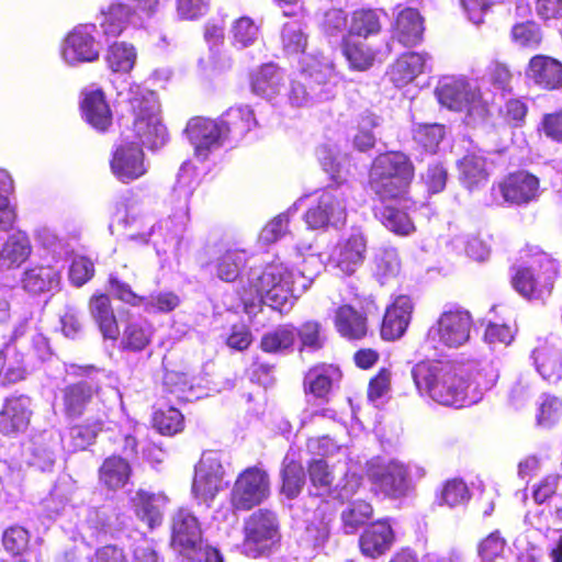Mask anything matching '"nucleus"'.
Wrapping results in <instances>:
<instances>
[{
    "mask_svg": "<svg viewBox=\"0 0 562 562\" xmlns=\"http://www.w3.org/2000/svg\"><path fill=\"white\" fill-rule=\"evenodd\" d=\"M321 27L326 36L338 41L341 38L344 42L347 31V13L341 9H330L325 12Z\"/></svg>",
    "mask_w": 562,
    "mask_h": 562,
    "instance_id": "59",
    "label": "nucleus"
},
{
    "mask_svg": "<svg viewBox=\"0 0 562 562\" xmlns=\"http://www.w3.org/2000/svg\"><path fill=\"white\" fill-rule=\"evenodd\" d=\"M497 190L504 202L516 205L528 204L540 194L538 178L526 171L508 175Z\"/></svg>",
    "mask_w": 562,
    "mask_h": 562,
    "instance_id": "21",
    "label": "nucleus"
},
{
    "mask_svg": "<svg viewBox=\"0 0 562 562\" xmlns=\"http://www.w3.org/2000/svg\"><path fill=\"white\" fill-rule=\"evenodd\" d=\"M224 474L222 453L215 450L204 451L194 467L191 487L194 498L210 505L223 488Z\"/></svg>",
    "mask_w": 562,
    "mask_h": 562,
    "instance_id": "13",
    "label": "nucleus"
},
{
    "mask_svg": "<svg viewBox=\"0 0 562 562\" xmlns=\"http://www.w3.org/2000/svg\"><path fill=\"white\" fill-rule=\"evenodd\" d=\"M469 490L462 480L448 481L441 491L440 499L442 504L454 507L463 504L469 499Z\"/></svg>",
    "mask_w": 562,
    "mask_h": 562,
    "instance_id": "63",
    "label": "nucleus"
},
{
    "mask_svg": "<svg viewBox=\"0 0 562 562\" xmlns=\"http://www.w3.org/2000/svg\"><path fill=\"white\" fill-rule=\"evenodd\" d=\"M284 87V74L274 64L262 65L251 75V90L255 94L272 101Z\"/></svg>",
    "mask_w": 562,
    "mask_h": 562,
    "instance_id": "33",
    "label": "nucleus"
},
{
    "mask_svg": "<svg viewBox=\"0 0 562 562\" xmlns=\"http://www.w3.org/2000/svg\"><path fill=\"white\" fill-rule=\"evenodd\" d=\"M372 506L364 501L351 503L341 512L342 530L346 535H353L372 516Z\"/></svg>",
    "mask_w": 562,
    "mask_h": 562,
    "instance_id": "51",
    "label": "nucleus"
},
{
    "mask_svg": "<svg viewBox=\"0 0 562 562\" xmlns=\"http://www.w3.org/2000/svg\"><path fill=\"white\" fill-rule=\"evenodd\" d=\"M512 41L519 47L537 48L542 40L541 30L533 21L517 22L510 32Z\"/></svg>",
    "mask_w": 562,
    "mask_h": 562,
    "instance_id": "54",
    "label": "nucleus"
},
{
    "mask_svg": "<svg viewBox=\"0 0 562 562\" xmlns=\"http://www.w3.org/2000/svg\"><path fill=\"white\" fill-rule=\"evenodd\" d=\"M223 140H240L246 137H258V122L252 109L247 105L229 108L220 117Z\"/></svg>",
    "mask_w": 562,
    "mask_h": 562,
    "instance_id": "23",
    "label": "nucleus"
},
{
    "mask_svg": "<svg viewBox=\"0 0 562 562\" xmlns=\"http://www.w3.org/2000/svg\"><path fill=\"white\" fill-rule=\"evenodd\" d=\"M247 260L248 256L245 250L227 249L215 261L216 276L225 282H232L239 276Z\"/></svg>",
    "mask_w": 562,
    "mask_h": 562,
    "instance_id": "48",
    "label": "nucleus"
},
{
    "mask_svg": "<svg viewBox=\"0 0 562 562\" xmlns=\"http://www.w3.org/2000/svg\"><path fill=\"white\" fill-rule=\"evenodd\" d=\"M32 414V401L29 396L16 395L5 398L0 411V432L10 437L24 432Z\"/></svg>",
    "mask_w": 562,
    "mask_h": 562,
    "instance_id": "20",
    "label": "nucleus"
},
{
    "mask_svg": "<svg viewBox=\"0 0 562 562\" xmlns=\"http://www.w3.org/2000/svg\"><path fill=\"white\" fill-rule=\"evenodd\" d=\"M367 252V238L358 229L342 237L333 248L328 267L342 276L353 274L363 263Z\"/></svg>",
    "mask_w": 562,
    "mask_h": 562,
    "instance_id": "17",
    "label": "nucleus"
},
{
    "mask_svg": "<svg viewBox=\"0 0 562 562\" xmlns=\"http://www.w3.org/2000/svg\"><path fill=\"white\" fill-rule=\"evenodd\" d=\"M296 339V328L286 324L266 333L260 341L262 351L268 353H282L290 350Z\"/></svg>",
    "mask_w": 562,
    "mask_h": 562,
    "instance_id": "45",
    "label": "nucleus"
},
{
    "mask_svg": "<svg viewBox=\"0 0 562 562\" xmlns=\"http://www.w3.org/2000/svg\"><path fill=\"white\" fill-rule=\"evenodd\" d=\"M154 426L162 435H173L182 429L183 416L173 407L158 411L154 415Z\"/></svg>",
    "mask_w": 562,
    "mask_h": 562,
    "instance_id": "61",
    "label": "nucleus"
},
{
    "mask_svg": "<svg viewBox=\"0 0 562 562\" xmlns=\"http://www.w3.org/2000/svg\"><path fill=\"white\" fill-rule=\"evenodd\" d=\"M381 29L378 14L373 10H358L353 12L349 29V36L368 37L379 33Z\"/></svg>",
    "mask_w": 562,
    "mask_h": 562,
    "instance_id": "55",
    "label": "nucleus"
},
{
    "mask_svg": "<svg viewBox=\"0 0 562 562\" xmlns=\"http://www.w3.org/2000/svg\"><path fill=\"white\" fill-rule=\"evenodd\" d=\"M132 10L130 5L113 3L106 10L101 11L100 26L104 36L116 37L127 26Z\"/></svg>",
    "mask_w": 562,
    "mask_h": 562,
    "instance_id": "42",
    "label": "nucleus"
},
{
    "mask_svg": "<svg viewBox=\"0 0 562 562\" xmlns=\"http://www.w3.org/2000/svg\"><path fill=\"white\" fill-rule=\"evenodd\" d=\"M526 77L539 88L558 89L562 86V64L550 56L536 55L529 60Z\"/></svg>",
    "mask_w": 562,
    "mask_h": 562,
    "instance_id": "29",
    "label": "nucleus"
},
{
    "mask_svg": "<svg viewBox=\"0 0 562 562\" xmlns=\"http://www.w3.org/2000/svg\"><path fill=\"white\" fill-rule=\"evenodd\" d=\"M305 27V24L299 20L289 21L283 24L281 44L286 55H299L305 52L308 40Z\"/></svg>",
    "mask_w": 562,
    "mask_h": 562,
    "instance_id": "47",
    "label": "nucleus"
},
{
    "mask_svg": "<svg viewBox=\"0 0 562 562\" xmlns=\"http://www.w3.org/2000/svg\"><path fill=\"white\" fill-rule=\"evenodd\" d=\"M300 79L292 80L286 93L292 106H308L315 101L328 98L325 86L334 76L331 61L325 56L306 55L303 57Z\"/></svg>",
    "mask_w": 562,
    "mask_h": 562,
    "instance_id": "5",
    "label": "nucleus"
},
{
    "mask_svg": "<svg viewBox=\"0 0 562 562\" xmlns=\"http://www.w3.org/2000/svg\"><path fill=\"white\" fill-rule=\"evenodd\" d=\"M424 32L419 12L412 8L402 10L396 18L395 37L404 46H414L422 40Z\"/></svg>",
    "mask_w": 562,
    "mask_h": 562,
    "instance_id": "38",
    "label": "nucleus"
},
{
    "mask_svg": "<svg viewBox=\"0 0 562 562\" xmlns=\"http://www.w3.org/2000/svg\"><path fill=\"white\" fill-rule=\"evenodd\" d=\"M60 281V271L49 265L29 266L21 277L22 289L32 295L56 292Z\"/></svg>",
    "mask_w": 562,
    "mask_h": 562,
    "instance_id": "28",
    "label": "nucleus"
},
{
    "mask_svg": "<svg viewBox=\"0 0 562 562\" xmlns=\"http://www.w3.org/2000/svg\"><path fill=\"white\" fill-rule=\"evenodd\" d=\"M90 313L95 323L98 324L100 331L102 333L104 338H117L119 326L108 295H94L90 300Z\"/></svg>",
    "mask_w": 562,
    "mask_h": 562,
    "instance_id": "40",
    "label": "nucleus"
},
{
    "mask_svg": "<svg viewBox=\"0 0 562 562\" xmlns=\"http://www.w3.org/2000/svg\"><path fill=\"white\" fill-rule=\"evenodd\" d=\"M328 503H322L306 520L305 540L314 548L322 547L329 538L334 515Z\"/></svg>",
    "mask_w": 562,
    "mask_h": 562,
    "instance_id": "37",
    "label": "nucleus"
},
{
    "mask_svg": "<svg viewBox=\"0 0 562 562\" xmlns=\"http://www.w3.org/2000/svg\"><path fill=\"white\" fill-rule=\"evenodd\" d=\"M171 544L181 560H201L206 551L217 550L203 542L198 518L184 508L173 515Z\"/></svg>",
    "mask_w": 562,
    "mask_h": 562,
    "instance_id": "12",
    "label": "nucleus"
},
{
    "mask_svg": "<svg viewBox=\"0 0 562 562\" xmlns=\"http://www.w3.org/2000/svg\"><path fill=\"white\" fill-rule=\"evenodd\" d=\"M109 67L115 72H128L136 60L135 48L125 42H115L109 47L106 54Z\"/></svg>",
    "mask_w": 562,
    "mask_h": 562,
    "instance_id": "52",
    "label": "nucleus"
},
{
    "mask_svg": "<svg viewBox=\"0 0 562 562\" xmlns=\"http://www.w3.org/2000/svg\"><path fill=\"white\" fill-rule=\"evenodd\" d=\"M270 494L268 473L258 467L244 470L236 479L231 501L234 508L249 510L261 504Z\"/></svg>",
    "mask_w": 562,
    "mask_h": 562,
    "instance_id": "14",
    "label": "nucleus"
},
{
    "mask_svg": "<svg viewBox=\"0 0 562 562\" xmlns=\"http://www.w3.org/2000/svg\"><path fill=\"white\" fill-rule=\"evenodd\" d=\"M342 50L350 66L355 69H367L373 63V52L361 42L353 43L350 37L345 40Z\"/></svg>",
    "mask_w": 562,
    "mask_h": 562,
    "instance_id": "57",
    "label": "nucleus"
},
{
    "mask_svg": "<svg viewBox=\"0 0 562 562\" xmlns=\"http://www.w3.org/2000/svg\"><path fill=\"white\" fill-rule=\"evenodd\" d=\"M304 198L299 199L288 211V213H281L272 218L261 231L259 240L265 245H270L279 240L288 233L289 226V213L297 210L299 203Z\"/></svg>",
    "mask_w": 562,
    "mask_h": 562,
    "instance_id": "56",
    "label": "nucleus"
},
{
    "mask_svg": "<svg viewBox=\"0 0 562 562\" xmlns=\"http://www.w3.org/2000/svg\"><path fill=\"white\" fill-rule=\"evenodd\" d=\"M414 310L413 301L407 295H398L385 311L381 326V336L385 340H395L406 331Z\"/></svg>",
    "mask_w": 562,
    "mask_h": 562,
    "instance_id": "26",
    "label": "nucleus"
},
{
    "mask_svg": "<svg viewBox=\"0 0 562 562\" xmlns=\"http://www.w3.org/2000/svg\"><path fill=\"white\" fill-rule=\"evenodd\" d=\"M382 206L375 211L376 217L382 224L398 235H408L414 231V224L406 210H411L414 205L406 194H403L401 202L391 200H381Z\"/></svg>",
    "mask_w": 562,
    "mask_h": 562,
    "instance_id": "27",
    "label": "nucleus"
},
{
    "mask_svg": "<svg viewBox=\"0 0 562 562\" xmlns=\"http://www.w3.org/2000/svg\"><path fill=\"white\" fill-rule=\"evenodd\" d=\"M321 165L336 184H330L316 192V196L307 209L304 220L308 228L323 229L344 225L347 217L348 187L345 184L348 172L346 156L336 153L335 143H324L317 149Z\"/></svg>",
    "mask_w": 562,
    "mask_h": 562,
    "instance_id": "2",
    "label": "nucleus"
},
{
    "mask_svg": "<svg viewBox=\"0 0 562 562\" xmlns=\"http://www.w3.org/2000/svg\"><path fill=\"white\" fill-rule=\"evenodd\" d=\"M189 220V206L184 203H175L171 214L156 224H150L146 216L138 215L133 207L126 210L121 223L128 229L126 235L131 240L147 244L149 237L155 234L160 235L166 243L178 240L184 233Z\"/></svg>",
    "mask_w": 562,
    "mask_h": 562,
    "instance_id": "7",
    "label": "nucleus"
},
{
    "mask_svg": "<svg viewBox=\"0 0 562 562\" xmlns=\"http://www.w3.org/2000/svg\"><path fill=\"white\" fill-rule=\"evenodd\" d=\"M80 110L85 121L97 131L105 132L112 125V111L100 89L82 91Z\"/></svg>",
    "mask_w": 562,
    "mask_h": 562,
    "instance_id": "25",
    "label": "nucleus"
},
{
    "mask_svg": "<svg viewBox=\"0 0 562 562\" xmlns=\"http://www.w3.org/2000/svg\"><path fill=\"white\" fill-rule=\"evenodd\" d=\"M29 541V531L23 527L12 526L3 532V547L12 554L22 553L27 548Z\"/></svg>",
    "mask_w": 562,
    "mask_h": 562,
    "instance_id": "64",
    "label": "nucleus"
},
{
    "mask_svg": "<svg viewBox=\"0 0 562 562\" xmlns=\"http://www.w3.org/2000/svg\"><path fill=\"white\" fill-rule=\"evenodd\" d=\"M338 333L348 339H360L367 334V317L350 305L340 306L335 316Z\"/></svg>",
    "mask_w": 562,
    "mask_h": 562,
    "instance_id": "39",
    "label": "nucleus"
},
{
    "mask_svg": "<svg viewBox=\"0 0 562 562\" xmlns=\"http://www.w3.org/2000/svg\"><path fill=\"white\" fill-rule=\"evenodd\" d=\"M151 326L145 321H131L123 330L121 346L128 351H140L150 342Z\"/></svg>",
    "mask_w": 562,
    "mask_h": 562,
    "instance_id": "49",
    "label": "nucleus"
},
{
    "mask_svg": "<svg viewBox=\"0 0 562 562\" xmlns=\"http://www.w3.org/2000/svg\"><path fill=\"white\" fill-rule=\"evenodd\" d=\"M244 536L245 555L256 559L270 554L281 539L276 513L268 509L254 512L244 522Z\"/></svg>",
    "mask_w": 562,
    "mask_h": 562,
    "instance_id": "11",
    "label": "nucleus"
},
{
    "mask_svg": "<svg viewBox=\"0 0 562 562\" xmlns=\"http://www.w3.org/2000/svg\"><path fill=\"white\" fill-rule=\"evenodd\" d=\"M310 283L302 272L289 269L282 262H272L263 268H251L238 294L248 315H255L262 304L284 313L292 308L297 295Z\"/></svg>",
    "mask_w": 562,
    "mask_h": 562,
    "instance_id": "1",
    "label": "nucleus"
},
{
    "mask_svg": "<svg viewBox=\"0 0 562 562\" xmlns=\"http://www.w3.org/2000/svg\"><path fill=\"white\" fill-rule=\"evenodd\" d=\"M413 177L414 167L409 158L401 151H389L374 159L369 186L380 200L401 202Z\"/></svg>",
    "mask_w": 562,
    "mask_h": 562,
    "instance_id": "4",
    "label": "nucleus"
},
{
    "mask_svg": "<svg viewBox=\"0 0 562 562\" xmlns=\"http://www.w3.org/2000/svg\"><path fill=\"white\" fill-rule=\"evenodd\" d=\"M101 429V419H97L91 425H76L69 429L67 437L61 440L70 451L85 450L94 441Z\"/></svg>",
    "mask_w": 562,
    "mask_h": 562,
    "instance_id": "50",
    "label": "nucleus"
},
{
    "mask_svg": "<svg viewBox=\"0 0 562 562\" xmlns=\"http://www.w3.org/2000/svg\"><path fill=\"white\" fill-rule=\"evenodd\" d=\"M32 249L31 240L24 232L9 235L0 248V271L21 267L30 258Z\"/></svg>",
    "mask_w": 562,
    "mask_h": 562,
    "instance_id": "31",
    "label": "nucleus"
},
{
    "mask_svg": "<svg viewBox=\"0 0 562 562\" xmlns=\"http://www.w3.org/2000/svg\"><path fill=\"white\" fill-rule=\"evenodd\" d=\"M221 120L195 116L188 121L183 135L189 140H223Z\"/></svg>",
    "mask_w": 562,
    "mask_h": 562,
    "instance_id": "46",
    "label": "nucleus"
},
{
    "mask_svg": "<svg viewBox=\"0 0 562 562\" xmlns=\"http://www.w3.org/2000/svg\"><path fill=\"white\" fill-rule=\"evenodd\" d=\"M430 60L428 54L408 53L402 55L392 66L391 80L398 87L404 86L426 71L429 68Z\"/></svg>",
    "mask_w": 562,
    "mask_h": 562,
    "instance_id": "35",
    "label": "nucleus"
},
{
    "mask_svg": "<svg viewBox=\"0 0 562 562\" xmlns=\"http://www.w3.org/2000/svg\"><path fill=\"white\" fill-rule=\"evenodd\" d=\"M514 270L512 283L515 290L529 300H542L551 292L558 265L548 254L536 251L527 255Z\"/></svg>",
    "mask_w": 562,
    "mask_h": 562,
    "instance_id": "6",
    "label": "nucleus"
},
{
    "mask_svg": "<svg viewBox=\"0 0 562 562\" xmlns=\"http://www.w3.org/2000/svg\"><path fill=\"white\" fill-rule=\"evenodd\" d=\"M394 542V532L389 519L371 524L359 539L363 555L378 558L389 551Z\"/></svg>",
    "mask_w": 562,
    "mask_h": 562,
    "instance_id": "30",
    "label": "nucleus"
},
{
    "mask_svg": "<svg viewBox=\"0 0 562 562\" xmlns=\"http://www.w3.org/2000/svg\"><path fill=\"white\" fill-rule=\"evenodd\" d=\"M473 318L468 310L450 306L429 327L426 342L438 352L458 349L469 342Z\"/></svg>",
    "mask_w": 562,
    "mask_h": 562,
    "instance_id": "8",
    "label": "nucleus"
},
{
    "mask_svg": "<svg viewBox=\"0 0 562 562\" xmlns=\"http://www.w3.org/2000/svg\"><path fill=\"white\" fill-rule=\"evenodd\" d=\"M166 503L167 497L162 493H150L143 488H139L132 497L136 516L149 528L161 524Z\"/></svg>",
    "mask_w": 562,
    "mask_h": 562,
    "instance_id": "32",
    "label": "nucleus"
},
{
    "mask_svg": "<svg viewBox=\"0 0 562 562\" xmlns=\"http://www.w3.org/2000/svg\"><path fill=\"white\" fill-rule=\"evenodd\" d=\"M340 379V371L331 364H319L308 370L304 385L308 395L325 400L335 381Z\"/></svg>",
    "mask_w": 562,
    "mask_h": 562,
    "instance_id": "36",
    "label": "nucleus"
},
{
    "mask_svg": "<svg viewBox=\"0 0 562 562\" xmlns=\"http://www.w3.org/2000/svg\"><path fill=\"white\" fill-rule=\"evenodd\" d=\"M99 482L110 491L123 488L132 475L130 462L120 456L113 454L104 459L99 468Z\"/></svg>",
    "mask_w": 562,
    "mask_h": 562,
    "instance_id": "34",
    "label": "nucleus"
},
{
    "mask_svg": "<svg viewBox=\"0 0 562 562\" xmlns=\"http://www.w3.org/2000/svg\"><path fill=\"white\" fill-rule=\"evenodd\" d=\"M110 168L114 177L123 182L134 181L147 172L144 151L138 143H120L112 151Z\"/></svg>",
    "mask_w": 562,
    "mask_h": 562,
    "instance_id": "19",
    "label": "nucleus"
},
{
    "mask_svg": "<svg viewBox=\"0 0 562 562\" xmlns=\"http://www.w3.org/2000/svg\"><path fill=\"white\" fill-rule=\"evenodd\" d=\"M505 161V149H497L486 155L481 151L470 153L459 160L460 182L470 192L480 190L488 182L492 168L504 165Z\"/></svg>",
    "mask_w": 562,
    "mask_h": 562,
    "instance_id": "15",
    "label": "nucleus"
},
{
    "mask_svg": "<svg viewBox=\"0 0 562 562\" xmlns=\"http://www.w3.org/2000/svg\"><path fill=\"white\" fill-rule=\"evenodd\" d=\"M401 269L398 254L394 248H381L374 256V274L383 283L395 277Z\"/></svg>",
    "mask_w": 562,
    "mask_h": 562,
    "instance_id": "53",
    "label": "nucleus"
},
{
    "mask_svg": "<svg viewBox=\"0 0 562 562\" xmlns=\"http://www.w3.org/2000/svg\"><path fill=\"white\" fill-rule=\"evenodd\" d=\"M435 93L443 106L453 111H465L467 125L477 126L484 123L488 115L487 104L482 100L480 92L463 79L443 78Z\"/></svg>",
    "mask_w": 562,
    "mask_h": 562,
    "instance_id": "9",
    "label": "nucleus"
},
{
    "mask_svg": "<svg viewBox=\"0 0 562 562\" xmlns=\"http://www.w3.org/2000/svg\"><path fill=\"white\" fill-rule=\"evenodd\" d=\"M233 45L243 49L252 45L259 35V29L248 16H241L236 20L232 27Z\"/></svg>",
    "mask_w": 562,
    "mask_h": 562,
    "instance_id": "58",
    "label": "nucleus"
},
{
    "mask_svg": "<svg viewBox=\"0 0 562 562\" xmlns=\"http://www.w3.org/2000/svg\"><path fill=\"white\" fill-rule=\"evenodd\" d=\"M180 304V297L171 291L154 292L143 297L142 306L149 313H169Z\"/></svg>",
    "mask_w": 562,
    "mask_h": 562,
    "instance_id": "60",
    "label": "nucleus"
},
{
    "mask_svg": "<svg viewBox=\"0 0 562 562\" xmlns=\"http://www.w3.org/2000/svg\"><path fill=\"white\" fill-rule=\"evenodd\" d=\"M538 373L549 383L562 380V339L551 337L532 351Z\"/></svg>",
    "mask_w": 562,
    "mask_h": 562,
    "instance_id": "24",
    "label": "nucleus"
},
{
    "mask_svg": "<svg viewBox=\"0 0 562 562\" xmlns=\"http://www.w3.org/2000/svg\"><path fill=\"white\" fill-rule=\"evenodd\" d=\"M83 374L90 378L78 383L67 385L63 390L64 412L69 418H78L83 415L92 404L94 395L100 389V382L103 378L111 380V376L104 370H98L93 367L83 368Z\"/></svg>",
    "mask_w": 562,
    "mask_h": 562,
    "instance_id": "16",
    "label": "nucleus"
},
{
    "mask_svg": "<svg viewBox=\"0 0 562 562\" xmlns=\"http://www.w3.org/2000/svg\"><path fill=\"white\" fill-rule=\"evenodd\" d=\"M505 546V538L502 537L498 530H495L480 541L477 554L483 561L493 562L504 552Z\"/></svg>",
    "mask_w": 562,
    "mask_h": 562,
    "instance_id": "62",
    "label": "nucleus"
},
{
    "mask_svg": "<svg viewBox=\"0 0 562 562\" xmlns=\"http://www.w3.org/2000/svg\"><path fill=\"white\" fill-rule=\"evenodd\" d=\"M26 366L13 346H7L0 351V382L11 384L24 379Z\"/></svg>",
    "mask_w": 562,
    "mask_h": 562,
    "instance_id": "44",
    "label": "nucleus"
},
{
    "mask_svg": "<svg viewBox=\"0 0 562 562\" xmlns=\"http://www.w3.org/2000/svg\"><path fill=\"white\" fill-rule=\"evenodd\" d=\"M412 378L422 396L454 407L476 403L482 393L470 383L462 368L448 361L426 360L412 368Z\"/></svg>",
    "mask_w": 562,
    "mask_h": 562,
    "instance_id": "3",
    "label": "nucleus"
},
{
    "mask_svg": "<svg viewBox=\"0 0 562 562\" xmlns=\"http://www.w3.org/2000/svg\"><path fill=\"white\" fill-rule=\"evenodd\" d=\"M198 186L199 178L195 167L191 161H184L179 168L172 188L171 199L173 203H184L189 206V201Z\"/></svg>",
    "mask_w": 562,
    "mask_h": 562,
    "instance_id": "43",
    "label": "nucleus"
},
{
    "mask_svg": "<svg viewBox=\"0 0 562 562\" xmlns=\"http://www.w3.org/2000/svg\"><path fill=\"white\" fill-rule=\"evenodd\" d=\"M281 476L282 494L290 499L295 498L305 484V472L291 452H288L283 459Z\"/></svg>",
    "mask_w": 562,
    "mask_h": 562,
    "instance_id": "41",
    "label": "nucleus"
},
{
    "mask_svg": "<svg viewBox=\"0 0 562 562\" xmlns=\"http://www.w3.org/2000/svg\"><path fill=\"white\" fill-rule=\"evenodd\" d=\"M373 483L387 496L400 497L409 486V468L397 460H391L372 469Z\"/></svg>",
    "mask_w": 562,
    "mask_h": 562,
    "instance_id": "22",
    "label": "nucleus"
},
{
    "mask_svg": "<svg viewBox=\"0 0 562 562\" xmlns=\"http://www.w3.org/2000/svg\"><path fill=\"white\" fill-rule=\"evenodd\" d=\"M130 111L134 115V132L138 138L165 140L168 136L166 126L159 116L157 94L139 86L132 87L127 93Z\"/></svg>",
    "mask_w": 562,
    "mask_h": 562,
    "instance_id": "10",
    "label": "nucleus"
},
{
    "mask_svg": "<svg viewBox=\"0 0 562 562\" xmlns=\"http://www.w3.org/2000/svg\"><path fill=\"white\" fill-rule=\"evenodd\" d=\"M94 31V24H81L68 34L61 50L63 58L68 65L91 63L99 58L101 47L92 35Z\"/></svg>",
    "mask_w": 562,
    "mask_h": 562,
    "instance_id": "18",
    "label": "nucleus"
}]
</instances>
